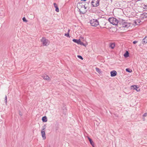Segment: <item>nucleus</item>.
I'll return each mask as SVG.
<instances>
[{
    "mask_svg": "<svg viewBox=\"0 0 147 147\" xmlns=\"http://www.w3.org/2000/svg\"><path fill=\"white\" fill-rule=\"evenodd\" d=\"M81 7H82V8L83 7V6H82H82H81Z\"/></svg>",
    "mask_w": 147,
    "mask_h": 147,
    "instance_id": "nucleus-37",
    "label": "nucleus"
},
{
    "mask_svg": "<svg viewBox=\"0 0 147 147\" xmlns=\"http://www.w3.org/2000/svg\"><path fill=\"white\" fill-rule=\"evenodd\" d=\"M53 5L54 6V7H55L57 6V4L55 3H53Z\"/></svg>",
    "mask_w": 147,
    "mask_h": 147,
    "instance_id": "nucleus-30",
    "label": "nucleus"
},
{
    "mask_svg": "<svg viewBox=\"0 0 147 147\" xmlns=\"http://www.w3.org/2000/svg\"><path fill=\"white\" fill-rule=\"evenodd\" d=\"M111 76V77H114L117 74V72L115 71H113L110 72Z\"/></svg>",
    "mask_w": 147,
    "mask_h": 147,
    "instance_id": "nucleus-9",
    "label": "nucleus"
},
{
    "mask_svg": "<svg viewBox=\"0 0 147 147\" xmlns=\"http://www.w3.org/2000/svg\"><path fill=\"white\" fill-rule=\"evenodd\" d=\"M65 35L67 36V37H69L70 36L69 33L65 34Z\"/></svg>",
    "mask_w": 147,
    "mask_h": 147,
    "instance_id": "nucleus-26",
    "label": "nucleus"
},
{
    "mask_svg": "<svg viewBox=\"0 0 147 147\" xmlns=\"http://www.w3.org/2000/svg\"><path fill=\"white\" fill-rule=\"evenodd\" d=\"M56 9H55V11L57 12H59V10L58 7V6L55 7Z\"/></svg>",
    "mask_w": 147,
    "mask_h": 147,
    "instance_id": "nucleus-22",
    "label": "nucleus"
},
{
    "mask_svg": "<svg viewBox=\"0 0 147 147\" xmlns=\"http://www.w3.org/2000/svg\"><path fill=\"white\" fill-rule=\"evenodd\" d=\"M102 24L104 25H105L107 23L109 22L108 20H107V19H105L104 17H102Z\"/></svg>",
    "mask_w": 147,
    "mask_h": 147,
    "instance_id": "nucleus-6",
    "label": "nucleus"
},
{
    "mask_svg": "<svg viewBox=\"0 0 147 147\" xmlns=\"http://www.w3.org/2000/svg\"><path fill=\"white\" fill-rule=\"evenodd\" d=\"M41 41L44 46H47L49 43V40L46 39L45 37H42Z\"/></svg>",
    "mask_w": 147,
    "mask_h": 147,
    "instance_id": "nucleus-4",
    "label": "nucleus"
},
{
    "mask_svg": "<svg viewBox=\"0 0 147 147\" xmlns=\"http://www.w3.org/2000/svg\"><path fill=\"white\" fill-rule=\"evenodd\" d=\"M42 120L43 122H46L47 121V119L46 116L43 117L42 118Z\"/></svg>",
    "mask_w": 147,
    "mask_h": 147,
    "instance_id": "nucleus-17",
    "label": "nucleus"
},
{
    "mask_svg": "<svg viewBox=\"0 0 147 147\" xmlns=\"http://www.w3.org/2000/svg\"><path fill=\"white\" fill-rule=\"evenodd\" d=\"M46 126L45 125H44L42 127V130L41 131H45V129L46 128Z\"/></svg>",
    "mask_w": 147,
    "mask_h": 147,
    "instance_id": "nucleus-19",
    "label": "nucleus"
},
{
    "mask_svg": "<svg viewBox=\"0 0 147 147\" xmlns=\"http://www.w3.org/2000/svg\"><path fill=\"white\" fill-rule=\"evenodd\" d=\"M124 56L126 58L127 57L129 56V53L127 51L124 54Z\"/></svg>",
    "mask_w": 147,
    "mask_h": 147,
    "instance_id": "nucleus-18",
    "label": "nucleus"
},
{
    "mask_svg": "<svg viewBox=\"0 0 147 147\" xmlns=\"http://www.w3.org/2000/svg\"><path fill=\"white\" fill-rule=\"evenodd\" d=\"M22 20L24 22H27V20H26V18L24 17H23V18H22Z\"/></svg>",
    "mask_w": 147,
    "mask_h": 147,
    "instance_id": "nucleus-24",
    "label": "nucleus"
},
{
    "mask_svg": "<svg viewBox=\"0 0 147 147\" xmlns=\"http://www.w3.org/2000/svg\"><path fill=\"white\" fill-rule=\"evenodd\" d=\"M105 28V27H103L102 28Z\"/></svg>",
    "mask_w": 147,
    "mask_h": 147,
    "instance_id": "nucleus-38",
    "label": "nucleus"
},
{
    "mask_svg": "<svg viewBox=\"0 0 147 147\" xmlns=\"http://www.w3.org/2000/svg\"><path fill=\"white\" fill-rule=\"evenodd\" d=\"M5 103H6L7 102V96L6 95L5 97Z\"/></svg>",
    "mask_w": 147,
    "mask_h": 147,
    "instance_id": "nucleus-27",
    "label": "nucleus"
},
{
    "mask_svg": "<svg viewBox=\"0 0 147 147\" xmlns=\"http://www.w3.org/2000/svg\"><path fill=\"white\" fill-rule=\"evenodd\" d=\"M147 116V113H144L143 115V117H146Z\"/></svg>",
    "mask_w": 147,
    "mask_h": 147,
    "instance_id": "nucleus-28",
    "label": "nucleus"
},
{
    "mask_svg": "<svg viewBox=\"0 0 147 147\" xmlns=\"http://www.w3.org/2000/svg\"><path fill=\"white\" fill-rule=\"evenodd\" d=\"M126 71L127 72H129V73L131 72L132 71V70L131 69H130L129 68L126 69Z\"/></svg>",
    "mask_w": 147,
    "mask_h": 147,
    "instance_id": "nucleus-20",
    "label": "nucleus"
},
{
    "mask_svg": "<svg viewBox=\"0 0 147 147\" xmlns=\"http://www.w3.org/2000/svg\"><path fill=\"white\" fill-rule=\"evenodd\" d=\"M142 43L143 44L147 43V36H146L142 40Z\"/></svg>",
    "mask_w": 147,
    "mask_h": 147,
    "instance_id": "nucleus-10",
    "label": "nucleus"
},
{
    "mask_svg": "<svg viewBox=\"0 0 147 147\" xmlns=\"http://www.w3.org/2000/svg\"><path fill=\"white\" fill-rule=\"evenodd\" d=\"M20 115L22 116V114H21V113H20Z\"/></svg>",
    "mask_w": 147,
    "mask_h": 147,
    "instance_id": "nucleus-36",
    "label": "nucleus"
},
{
    "mask_svg": "<svg viewBox=\"0 0 147 147\" xmlns=\"http://www.w3.org/2000/svg\"><path fill=\"white\" fill-rule=\"evenodd\" d=\"M79 11H80V13H82L81 12V11H80V9L79 10Z\"/></svg>",
    "mask_w": 147,
    "mask_h": 147,
    "instance_id": "nucleus-34",
    "label": "nucleus"
},
{
    "mask_svg": "<svg viewBox=\"0 0 147 147\" xmlns=\"http://www.w3.org/2000/svg\"><path fill=\"white\" fill-rule=\"evenodd\" d=\"M81 1H86V0H81Z\"/></svg>",
    "mask_w": 147,
    "mask_h": 147,
    "instance_id": "nucleus-35",
    "label": "nucleus"
},
{
    "mask_svg": "<svg viewBox=\"0 0 147 147\" xmlns=\"http://www.w3.org/2000/svg\"><path fill=\"white\" fill-rule=\"evenodd\" d=\"M88 139L89 141L90 144H91L93 147H94V144L92 140L90 138H88Z\"/></svg>",
    "mask_w": 147,
    "mask_h": 147,
    "instance_id": "nucleus-12",
    "label": "nucleus"
},
{
    "mask_svg": "<svg viewBox=\"0 0 147 147\" xmlns=\"http://www.w3.org/2000/svg\"><path fill=\"white\" fill-rule=\"evenodd\" d=\"M121 26V27L127 28L130 25L129 24L125 22V20H122L119 21V25Z\"/></svg>",
    "mask_w": 147,
    "mask_h": 147,
    "instance_id": "nucleus-2",
    "label": "nucleus"
},
{
    "mask_svg": "<svg viewBox=\"0 0 147 147\" xmlns=\"http://www.w3.org/2000/svg\"><path fill=\"white\" fill-rule=\"evenodd\" d=\"M138 41L135 40L133 42V43L134 44H136V43H137L138 42Z\"/></svg>",
    "mask_w": 147,
    "mask_h": 147,
    "instance_id": "nucleus-29",
    "label": "nucleus"
},
{
    "mask_svg": "<svg viewBox=\"0 0 147 147\" xmlns=\"http://www.w3.org/2000/svg\"><path fill=\"white\" fill-rule=\"evenodd\" d=\"M140 17L142 19L147 18V13H143L141 15Z\"/></svg>",
    "mask_w": 147,
    "mask_h": 147,
    "instance_id": "nucleus-8",
    "label": "nucleus"
},
{
    "mask_svg": "<svg viewBox=\"0 0 147 147\" xmlns=\"http://www.w3.org/2000/svg\"><path fill=\"white\" fill-rule=\"evenodd\" d=\"M108 21L111 24L113 25H119V21L115 18L114 17L109 18L108 19Z\"/></svg>",
    "mask_w": 147,
    "mask_h": 147,
    "instance_id": "nucleus-1",
    "label": "nucleus"
},
{
    "mask_svg": "<svg viewBox=\"0 0 147 147\" xmlns=\"http://www.w3.org/2000/svg\"><path fill=\"white\" fill-rule=\"evenodd\" d=\"M48 147H51L50 146H48Z\"/></svg>",
    "mask_w": 147,
    "mask_h": 147,
    "instance_id": "nucleus-39",
    "label": "nucleus"
},
{
    "mask_svg": "<svg viewBox=\"0 0 147 147\" xmlns=\"http://www.w3.org/2000/svg\"><path fill=\"white\" fill-rule=\"evenodd\" d=\"M96 69L97 72L99 73L100 72V69H99L98 68H96Z\"/></svg>",
    "mask_w": 147,
    "mask_h": 147,
    "instance_id": "nucleus-23",
    "label": "nucleus"
},
{
    "mask_svg": "<svg viewBox=\"0 0 147 147\" xmlns=\"http://www.w3.org/2000/svg\"><path fill=\"white\" fill-rule=\"evenodd\" d=\"M42 77L45 80H46L48 81H50V78L46 74L43 75Z\"/></svg>",
    "mask_w": 147,
    "mask_h": 147,
    "instance_id": "nucleus-7",
    "label": "nucleus"
},
{
    "mask_svg": "<svg viewBox=\"0 0 147 147\" xmlns=\"http://www.w3.org/2000/svg\"><path fill=\"white\" fill-rule=\"evenodd\" d=\"M99 1L98 0H92V5L94 7H97L99 5Z\"/></svg>",
    "mask_w": 147,
    "mask_h": 147,
    "instance_id": "nucleus-5",
    "label": "nucleus"
},
{
    "mask_svg": "<svg viewBox=\"0 0 147 147\" xmlns=\"http://www.w3.org/2000/svg\"><path fill=\"white\" fill-rule=\"evenodd\" d=\"M80 45H84V43L80 41V42L79 43V44Z\"/></svg>",
    "mask_w": 147,
    "mask_h": 147,
    "instance_id": "nucleus-32",
    "label": "nucleus"
},
{
    "mask_svg": "<svg viewBox=\"0 0 147 147\" xmlns=\"http://www.w3.org/2000/svg\"><path fill=\"white\" fill-rule=\"evenodd\" d=\"M78 57L79 58V59H81L82 60L83 59V57L79 55H78Z\"/></svg>",
    "mask_w": 147,
    "mask_h": 147,
    "instance_id": "nucleus-25",
    "label": "nucleus"
},
{
    "mask_svg": "<svg viewBox=\"0 0 147 147\" xmlns=\"http://www.w3.org/2000/svg\"><path fill=\"white\" fill-rule=\"evenodd\" d=\"M85 5H82L81 6L82 7L83 6V7L84 8V9H86V8H87V7H86Z\"/></svg>",
    "mask_w": 147,
    "mask_h": 147,
    "instance_id": "nucleus-31",
    "label": "nucleus"
},
{
    "mask_svg": "<svg viewBox=\"0 0 147 147\" xmlns=\"http://www.w3.org/2000/svg\"><path fill=\"white\" fill-rule=\"evenodd\" d=\"M131 89H133V90H135L137 91H138L137 89L138 88V87H137L136 85H133L131 86Z\"/></svg>",
    "mask_w": 147,
    "mask_h": 147,
    "instance_id": "nucleus-15",
    "label": "nucleus"
},
{
    "mask_svg": "<svg viewBox=\"0 0 147 147\" xmlns=\"http://www.w3.org/2000/svg\"><path fill=\"white\" fill-rule=\"evenodd\" d=\"M90 24L93 26H96L99 24V22L96 20L93 19L90 20Z\"/></svg>",
    "mask_w": 147,
    "mask_h": 147,
    "instance_id": "nucleus-3",
    "label": "nucleus"
},
{
    "mask_svg": "<svg viewBox=\"0 0 147 147\" xmlns=\"http://www.w3.org/2000/svg\"><path fill=\"white\" fill-rule=\"evenodd\" d=\"M115 44L113 43H110L109 47L112 49H113L115 47Z\"/></svg>",
    "mask_w": 147,
    "mask_h": 147,
    "instance_id": "nucleus-13",
    "label": "nucleus"
},
{
    "mask_svg": "<svg viewBox=\"0 0 147 147\" xmlns=\"http://www.w3.org/2000/svg\"><path fill=\"white\" fill-rule=\"evenodd\" d=\"M144 8L146 10H147V4L144 5Z\"/></svg>",
    "mask_w": 147,
    "mask_h": 147,
    "instance_id": "nucleus-21",
    "label": "nucleus"
},
{
    "mask_svg": "<svg viewBox=\"0 0 147 147\" xmlns=\"http://www.w3.org/2000/svg\"><path fill=\"white\" fill-rule=\"evenodd\" d=\"M41 134L43 139L44 140H45L46 139L45 134V131H41Z\"/></svg>",
    "mask_w": 147,
    "mask_h": 147,
    "instance_id": "nucleus-11",
    "label": "nucleus"
},
{
    "mask_svg": "<svg viewBox=\"0 0 147 147\" xmlns=\"http://www.w3.org/2000/svg\"><path fill=\"white\" fill-rule=\"evenodd\" d=\"M72 41L76 43H77L78 44H79V43L80 42V39L77 40L76 39H73Z\"/></svg>",
    "mask_w": 147,
    "mask_h": 147,
    "instance_id": "nucleus-16",
    "label": "nucleus"
},
{
    "mask_svg": "<svg viewBox=\"0 0 147 147\" xmlns=\"http://www.w3.org/2000/svg\"><path fill=\"white\" fill-rule=\"evenodd\" d=\"M141 22V21L140 20L138 19L135 20L134 23L136 25H138L140 24V23Z\"/></svg>",
    "mask_w": 147,
    "mask_h": 147,
    "instance_id": "nucleus-14",
    "label": "nucleus"
},
{
    "mask_svg": "<svg viewBox=\"0 0 147 147\" xmlns=\"http://www.w3.org/2000/svg\"><path fill=\"white\" fill-rule=\"evenodd\" d=\"M58 127H56V128H55V130H58Z\"/></svg>",
    "mask_w": 147,
    "mask_h": 147,
    "instance_id": "nucleus-33",
    "label": "nucleus"
}]
</instances>
